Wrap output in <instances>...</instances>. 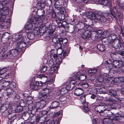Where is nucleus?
I'll return each mask as SVG.
<instances>
[{
	"instance_id": "4468645a",
	"label": "nucleus",
	"mask_w": 124,
	"mask_h": 124,
	"mask_svg": "<svg viewBox=\"0 0 124 124\" xmlns=\"http://www.w3.org/2000/svg\"><path fill=\"white\" fill-rule=\"evenodd\" d=\"M68 91L65 87L62 88L58 90L56 93L58 95H63L67 93Z\"/></svg>"
},
{
	"instance_id": "052dcab7",
	"label": "nucleus",
	"mask_w": 124,
	"mask_h": 124,
	"mask_svg": "<svg viewBox=\"0 0 124 124\" xmlns=\"http://www.w3.org/2000/svg\"><path fill=\"white\" fill-rule=\"evenodd\" d=\"M62 112V111H60L59 112L55 113L54 114V116L55 117H56L58 115H61Z\"/></svg>"
},
{
	"instance_id": "6e6d98bb",
	"label": "nucleus",
	"mask_w": 124,
	"mask_h": 124,
	"mask_svg": "<svg viewBox=\"0 0 124 124\" xmlns=\"http://www.w3.org/2000/svg\"><path fill=\"white\" fill-rule=\"evenodd\" d=\"M66 98L64 97H61L59 98L60 101H61L64 102L65 101Z\"/></svg>"
},
{
	"instance_id": "4be33fe9",
	"label": "nucleus",
	"mask_w": 124,
	"mask_h": 124,
	"mask_svg": "<svg viewBox=\"0 0 124 124\" xmlns=\"http://www.w3.org/2000/svg\"><path fill=\"white\" fill-rule=\"evenodd\" d=\"M60 41L61 40L59 39L58 41L55 42L54 44V46L57 50L60 49L62 46V43Z\"/></svg>"
},
{
	"instance_id": "37998d69",
	"label": "nucleus",
	"mask_w": 124,
	"mask_h": 124,
	"mask_svg": "<svg viewBox=\"0 0 124 124\" xmlns=\"http://www.w3.org/2000/svg\"><path fill=\"white\" fill-rule=\"evenodd\" d=\"M80 100L81 101V102L83 103H84L85 102V96H81L80 98Z\"/></svg>"
},
{
	"instance_id": "ea45409f",
	"label": "nucleus",
	"mask_w": 124,
	"mask_h": 124,
	"mask_svg": "<svg viewBox=\"0 0 124 124\" xmlns=\"http://www.w3.org/2000/svg\"><path fill=\"white\" fill-rule=\"evenodd\" d=\"M104 107L103 106H101V107L99 108V109L97 110V112L100 113H101L103 112H104V115L105 114H107V113H105V112L104 111V109H104L103 110L102 109L103 108H104Z\"/></svg>"
},
{
	"instance_id": "cd10ccee",
	"label": "nucleus",
	"mask_w": 124,
	"mask_h": 124,
	"mask_svg": "<svg viewBox=\"0 0 124 124\" xmlns=\"http://www.w3.org/2000/svg\"><path fill=\"white\" fill-rule=\"evenodd\" d=\"M103 14L105 16H111L112 18L113 17L115 18V15L114 13L111 12L110 14H109L107 12H103Z\"/></svg>"
},
{
	"instance_id": "6ab92c4d",
	"label": "nucleus",
	"mask_w": 124,
	"mask_h": 124,
	"mask_svg": "<svg viewBox=\"0 0 124 124\" xmlns=\"http://www.w3.org/2000/svg\"><path fill=\"white\" fill-rule=\"evenodd\" d=\"M91 32L89 31H86L82 35V38L84 39H87L91 37Z\"/></svg>"
},
{
	"instance_id": "49530a36",
	"label": "nucleus",
	"mask_w": 124,
	"mask_h": 124,
	"mask_svg": "<svg viewBox=\"0 0 124 124\" xmlns=\"http://www.w3.org/2000/svg\"><path fill=\"white\" fill-rule=\"evenodd\" d=\"M61 13L62 14H64L65 13L66 10L64 8L62 7L59 10Z\"/></svg>"
},
{
	"instance_id": "774afa93",
	"label": "nucleus",
	"mask_w": 124,
	"mask_h": 124,
	"mask_svg": "<svg viewBox=\"0 0 124 124\" xmlns=\"http://www.w3.org/2000/svg\"><path fill=\"white\" fill-rule=\"evenodd\" d=\"M120 121L121 122H124V116L121 115Z\"/></svg>"
},
{
	"instance_id": "864d4df0",
	"label": "nucleus",
	"mask_w": 124,
	"mask_h": 124,
	"mask_svg": "<svg viewBox=\"0 0 124 124\" xmlns=\"http://www.w3.org/2000/svg\"><path fill=\"white\" fill-rule=\"evenodd\" d=\"M41 19V16H36L34 17V21H37V20H40Z\"/></svg>"
},
{
	"instance_id": "f3484780",
	"label": "nucleus",
	"mask_w": 124,
	"mask_h": 124,
	"mask_svg": "<svg viewBox=\"0 0 124 124\" xmlns=\"http://www.w3.org/2000/svg\"><path fill=\"white\" fill-rule=\"evenodd\" d=\"M83 93V90L81 88H79L75 90L74 94L75 95L78 96L82 94Z\"/></svg>"
},
{
	"instance_id": "338daca9",
	"label": "nucleus",
	"mask_w": 124,
	"mask_h": 124,
	"mask_svg": "<svg viewBox=\"0 0 124 124\" xmlns=\"http://www.w3.org/2000/svg\"><path fill=\"white\" fill-rule=\"evenodd\" d=\"M56 2L55 3V4H56V5H60L62 6L61 5L62 4V2L59 1H56Z\"/></svg>"
},
{
	"instance_id": "423d86ee",
	"label": "nucleus",
	"mask_w": 124,
	"mask_h": 124,
	"mask_svg": "<svg viewBox=\"0 0 124 124\" xmlns=\"http://www.w3.org/2000/svg\"><path fill=\"white\" fill-rule=\"evenodd\" d=\"M114 67L115 68H122L123 72L124 70V61H123L122 59H120L119 60H115L113 61Z\"/></svg>"
},
{
	"instance_id": "680f3d73",
	"label": "nucleus",
	"mask_w": 124,
	"mask_h": 124,
	"mask_svg": "<svg viewBox=\"0 0 124 124\" xmlns=\"http://www.w3.org/2000/svg\"><path fill=\"white\" fill-rule=\"evenodd\" d=\"M55 69L54 67H51L49 70V73L50 74H52L54 71V70L56 69Z\"/></svg>"
},
{
	"instance_id": "f704fd0d",
	"label": "nucleus",
	"mask_w": 124,
	"mask_h": 124,
	"mask_svg": "<svg viewBox=\"0 0 124 124\" xmlns=\"http://www.w3.org/2000/svg\"><path fill=\"white\" fill-rule=\"evenodd\" d=\"M97 19L100 20L102 22H105L106 21V18L104 16H100L98 17Z\"/></svg>"
},
{
	"instance_id": "1a4fd4ad",
	"label": "nucleus",
	"mask_w": 124,
	"mask_h": 124,
	"mask_svg": "<svg viewBox=\"0 0 124 124\" xmlns=\"http://www.w3.org/2000/svg\"><path fill=\"white\" fill-rule=\"evenodd\" d=\"M105 64L106 69L108 70H110L113 67H114L113 61L112 62L110 59H108L106 61Z\"/></svg>"
},
{
	"instance_id": "72a5a7b5",
	"label": "nucleus",
	"mask_w": 124,
	"mask_h": 124,
	"mask_svg": "<svg viewBox=\"0 0 124 124\" xmlns=\"http://www.w3.org/2000/svg\"><path fill=\"white\" fill-rule=\"evenodd\" d=\"M98 2L99 3L104 6H107L108 5V2L107 0H100Z\"/></svg>"
},
{
	"instance_id": "3c124183",
	"label": "nucleus",
	"mask_w": 124,
	"mask_h": 124,
	"mask_svg": "<svg viewBox=\"0 0 124 124\" xmlns=\"http://www.w3.org/2000/svg\"><path fill=\"white\" fill-rule=\"evenodd\" d=\"M106 100L107 101H108L110 102H113L115 101V100L113 99L111 97H107L106 98Z\"/></svg>"
},
{
	"instance_id": "8fccbe9b",
	"label": "nucleus",
	"mask_w": 124,
	"mask_h": 124,
	"mask_svg": "<svg viewBox=\"0 0 124 124\" xmlns=\"http://www.w3.org/2000/svg\"><path fill=\"white\" fill-rule=\"evenodd\" d=\"M23 108L20 107H18L16 109V111L18 112H21L23 111Z\"/></svg>"
},
{
	"instance_id": "a878e982",
	"label": "nucleus",
	"mask_w": 124,
	"mask_h": 124,
	"mask_svg": "<svg viewBox=\"0 0 124 124\" xmlns=\"http://www.w3.org/2000/svg\"><path fill=\"white\" fill-rule=\"evenodd\" d=\"M121 115L119 114L118 113H116L113 118V121H120V117Z\"/></svg>"
},
{
	"instance_id": "5fc2aeb1",
	"label": "nucleus",
	"mask_w": 124,
	"mask_h": 124,
	"mask_svg": "<svg viewBox=\"0 0 124 124\" xmlns=\"http://www.w3.org/2000/svg\"><path fill=\"white\" fill-rule=\"evenodd\" d=\"M62 7V6L59 5H56V4H54V7L57 10H59Z\"/></svg>"
},
{
	"instance_id": "39448f33",
	"label": "nucleus",
	"mask_w": 124,
	"mask_h": 124,
	"mask_svg": "<svg viewBox=\"0 0 124 124\" xmlns=\"http://www.w3.org/2000/svg\"><path fill=\"white\" fill-rule=\"evenodd\" d=\"M6 91L7 96L13 98L16 101H19L20 99L19 96L18 94H16L15 92L13 89L7 88Z\"/></svg>"
},
{
	"instance_id": "c03bdc74",
	"label": "nucleus",
	"mask_w": 124,
	"mask_h": 124,
	"mask_svg": "<svg viewBox=\"0 0 124 124\" xmlns=\"http://www.w3.org/2000/svg\"><path fill=\"white\" fill-rule=\"evenodd\" d=\"M0 111L2 113V114H4V112H7V111H6V109L5 107H1L0 109Z\"/></svg>"
},
{
	"instance_id": "79ce46f5",
	"label": "nucleus",
	"mask_w": 124,
	"mask_h": 124,
	"mask_svg": "<svg viewBox=\"0 0 124 124\" xmlns=\"http://www.w3.org/2000/svg\"><path fill=\"white\" fill-rule=\"evenodd\" d=\"M61 41L60 42L62 43V44L63 45H64V44H66L67 42V39H62V38L60 39Z\"/></svg>"
},
{
	"instance_id": "bb28decb",
	"label": "nucleus",
	"mask_w": 124,
	"mask_h": 124,
	"mask_svg": "<svg viewBox=\"0 0 124 124\" xmlns=\"http://www.w3.org/2000/svg\"><path fill=\"white\" fill-rule=\"evenodd\" d=\"M59 105L58 102L56 101H54L52 102L50 106L51 108L52 109L56 108Z\"/></svg>"
},
{
	"instance_id": "9b49d317",
	"label": "nucleus",
	"mask_w": 124,
	"mask_h": 124,
	"mask_svg": "<svg viewBox=\"0 0 124 124\" xmlns=\"http://www.w3.org/2000/svg\"><path fill=\"white\" fill-rule=\"evenodd\" d=\"M55 29V26L54 25H49L48 27L47 26L46 27V30H48V32L50 35L52 34Z\"/></svg>"
},
{
	"instance_id": "4d7b16f0",
	"label": "nucleus",
	"mask_w": 124,
	"mask_h": 124,
	"mask_svg": "<svg viewBox=\"0 0 124 124\" xmlns=\"http://www.w3.org/2000/svg\"><path fill=\"white\" fill-rule=\"evenodd\" d=\"M50 124H59L58 121L56 120H53L50 123Z\"/></svg>"
},
{
	"instance_id": "473e14b6",
	"label": "nucleus",
	"mask_w": 124,
	"mask_h": 124,
	"mask_svg": "<svg viewBox=\"0 0 124 124\" xmlns=\"http://www.w3.org/2000/svg\"><path fill=\"white\" fill-rule=\"evenodd\" d=\"M32 98L31 97H29L26 98V102L29 105L31 104L32 102Z\"/></svg>"
},
{
	"instance_id": "a19ab883",
	"label": "nucleus",
	"mask_w": 124,
	"mask_h": 124,
	"mask_svg": "<svg viewBox=\"0 0 124 124\" xmlns=\"http://www.w3.org/2000/svg\"><path fill=\"white\" fill-rule=\"evenodd\" d=\"M38 13V14L39 16H43L44 15V11L43 10H39Z\"/></svg>"
},
{
	"instance_id": "7ed1b4c3",
	"label": "nucleus",
	"mask_w": 124,
	"mask_h": 124,
	"mask_svg": "<svg viewBox=\"0 0 124 124\" xmlns=\"http://www.w3.org/2000/svg\"><path fill=\"white\" fill-rule=\"evenodd\" d=\"M42 22H41L37 21V23L34 24V26L35 28L34 29L32 32L31 33H28L27 35V37L28 39L31 40L34 38L35 34L39 31V29L43 27Z\"/></svg>"
},
{
	"instance_id": "de8ad7c7",
	"label": "nucleus",
	"mask_w": 124,
	"mask_h": 124,
	"mask_svg": "<svg viewBox=\"0 0 124 124\" xmlns=\"http://www.w3.org/2000/svg\"><path fill=\"white\" fill-rule=\"evenodd\" d=\"M75 27L74 26H73L72 27H70L69 28V31L70 33H73L75 31Z\"/></svg>"
},
{
	"instance_id": "f257e3e1",
	"label": "nucleus",
	"mask_w": 124,
	"mask_h": 124,
	"mask_svg": "<svg viewBox=\"0 0 124 124\" xmlns=\"http://www.w3.org/2000/svg\"><path fill=\"white\" fill-rule=\"evenodd\" d=\"M37 78H40L42 81L40 82L39 81L36 82L35 84L33 83H31L30 85V87L35 90H36L38 89L39 87L42 85L41 83H46V84H49L51 83V81H47V77L44 76L43 75L40 74L38 75Z\"/></svg>"
},
{
	"instance_id": "e2e57ef3",
	"label": "nucleus",
	"mask_w": 124,
	"mask_h": 124,
	"mask_svg": "<svg viewBox=\"0 0 124 124\" xmlns=\"http://www.w3.org/2000/svg\"><path fill=\"white\" fill-rule=\"evenodd\" d=\"M67 53L66 52H62L61 53L62 55V59L64 58L66 55Z\"/></svg>"
},
{
	"instance_id": "c756f323",
	"label": "nucleus",
	"mask_w": 124,
	"mask_h": 124,
	"mask_svg": "<svg viewBox=\"0 0 124 124\" xmlns=\"http://www.w3.org/2000/svg\"><path fill=\"white\" fill-rule=\"evenodd\" d=\"M10 81H4L3 80L2 84V85H1V86H0V87H7L10 84Z\"/></svg>"
},
{
	"instance_id": "4c0bfd02",
	"label": "nucleus",
	"mask_w": 124,
	"mask_h": 124,
	"mask_svg": "<svg viewBox=\"0 0 124 124\" xmlns=\"http://www.w3.org/2000/svg\"><path fill=\"white\" fill-rule=\"evenodd\" d=\"M48 64L49 66L51 67H54H54L55 66L54 64V62L53 59H51L48 62Z\"/></svg>"
},
{
	"instance_id": "2eb2a0df",
	"label": "nucleus",
	"mask_w": 124,
	"mask_h": 124,
	"mask_svg": "<svg viewBox=\"0 0 124 124\" xmlns=\"http://www.w3.org/2000/svg\"><path fill=\"white\" fill-rule=\"evenodd\" d=\"M98 14H95L92 12H90L87 15V17L91 20H94L97 19Z\"/></svg>"
},
{
	"instance_id": "393cba45",
	"label": "nucleus",
	"mask_w": 124,
	"mask_h": 124,
	"mask_svg": "<svg viewBox=\"0 0 124 124\" xmlns=\"http://www.w3.org/2000/svg\"><path fill=\"white\" fill-rule=\"evenodd\" d=\"M121 115L119 114L118 113H116L113 118V121H120V117Z\"/></svg>"
},
{
	"instance_id": "20e7f679",
	"label": "nucleus",
	"mask_w": 124,
	"mask_h": 124,
	"mask_svg": "<svg viewBox=\"0 0 124 124\" xmlns=\"http://www.w3.org/2000/svg\"><path fill=\"white\" fill-rule=\"evenodd\" d=\"M107 41L108 43H116L117 41L118 43L117 45V48H119L121 46V40L118 38H117L116 35L114 33H112L108 36L107 38Z\"/></svg>"
},
{
	"instance_id": "b1692460",
	"label": "nucleus",
	"mask_w": 124,
	"mask_h": 124,
	"mask_svg": "<svg viewBox=\"0 0 124 124\" xmlns=\"http://www.w3.org/2000/svg\"><path fill=\"white\" fill-rule=\"evenodd\" d=\"M105 113H107L104 115V116L108 117H112L113 116V113L109 110L104 109Z\"/></svg>"
},
{
	"instance_id": "5701e85b",
	"label": "nucleus",
	"mask_w": 124,
	"mask_h": 124,
	"mask_svg": "<svg viewBox=\"0 0 124 124\" xmlns=\"http://www.w3.org/2000/svg\"><path fill=\"white\" fill-rule=\"evenodd\" d=\"M97 49L100 51L103 52L105 49V46L103 45L102 44H98L97 45Z\"/></svg>"
},
{
	"instance_id": "ddd939ff",
	"label": "nucleus",
	"mask_w": 124,
	"mask_h": 124,
	"mask_svg": "<svg viewBox=\"0 0 124 124\" xmlns=\"http://www.w3.org/2000/svg\"><path fill=\"white\" fill-rule=\"evenodd\" d=\"M19 51L18 48L16 47L15 49H12L9 51V55L15 56L17 55L19 52H20Z\"/></svg>"
},
{
	"instance_id": "0eeeda50",
	"label": "nucleus",
	"mask_w": 124,
	"mask_h": 124,
	"mask_svg": "<svg viewBox=\"0 0 124 124\" xmlns=\"http://www.w3.org/2000/svg\"><path fill=\"white\" fill-rule=\"evenodd\" d=\"M10 26V23L7 22L3 19V17L0 18V28L2 29H6L8 28Z\"/></svg>"
},
{
	"instance_id": "dca6fc26",
	"label": "nucleus",
	"mask_w": 124,
	"mask_h": 124,
	"mask_svg": "<svg viewBox=\"0 0 124 124\" xmlns=\"http://www.w3.org/2000/svg\"><path fill=\"white\" fill-rule=\"evenodd\" d=\"M14 38V41L17 43L24 40L23 39V37H22L21 35L18 34H17L15 35Z\"/></svg>"
},
{
	"instance_id": "bf43d9fd",
	"label": "nucleus",
	"mask_w": 124,
	"mask_h": 124,
	"mask_svg": "<svg viewBox=\"0 0 124 124\" xmlns=\"http://www.w3.org/2000/svg\"><path fill=\"white\" fill-rule=\"evenodd\" d=\"M78 74V72H76L75 73H73L72 74V76L73 78L74 79L76 78H77Z\"/></svg>"
},
{
	"instance_id": "69168bd1",
	"label": "nucleus",
	"mask_w": 124,
	"mask_h": 124,
	"mask_svg": "<svg viewBox=\"0 0 124 124\" xmlns=\"http://www.w3.org/2000/svg\"><path fill=\"white\" fill-rule=\"evenodd\" d=\"M37 4V6L39 7H43V6H44V5L42 4L40 1H38Z\"/></svg>"
},
{
	"instance_id": "a211bd4d",
	"label": "nucleus",
	"mask_w": 124,
	"mask_h": 124,
	"mask_svg": "<svg viewBox=\"0 0 124 124\" xmlns=\"http://www.w3.org/2000/svg\"><path fill=\"white\" fill-rule=\"evenodd\" d=\"M62 58L60 56L57 57V58L56 60V64L55 65V66L54 67V69H58L59 68L60 65L62 61Z\"/></svg>"
},
{
	"instance_id": "a18cd8bd",
	"label": "nucleus",
	"mask_w": 124,
	"mask_h": 124,
	"mask_svg": "<svg viewBox=\"0 0 124 124\" xmlns=\"http://www.w3.org/2000/svg\"><path fill=\"white\" fill-rule=\"evenodd\" d=\"M10 88L13 89L16 86V84L14 82H10V84L9 85Z\"/></svg>"
},
{
	"instance_id": "603ef678",
	"label": "nucleus",
	"mask_w": 124,
	"mask_h": 124,
	"mask_svg": "<svg viewBox=\"0 0 124 124\" xmlns=\"http://www.w3.org/2000/svg\"><path fill=\"white\" fill-rule=\"evenodd\" d=\"M33 26L32 24L29 23V24L26 26V28L27 30H29Z\"/></svg>"
},
{
	"instance_id": "6e6552de",
	"label": "nucleus",
	"mask_w": 124,
	"mask_h": 124,
	"mask_svg": "<svg viewBox=\"0 0 124 124\" xmlns=\"http://www.w3.org/2000/svg\"><path fill=\"white\" fill-rule=\"evenodd\" d=\"M76 82L74 80H72L69 82L66 83V87L68 91L71 90L75 87Z\"/></svg>"
},
{
	"instance_id": "e433bc0d",
	"label": "nucleus",
	"mask_w": 124,
	"mask_h": 124,
	"mask_svg": "<svg viewBox=\"0 0 124 124\" xmlns=\"http://www.w3.org/2000/svg\"><path fill=\"white\" fill-rule=\"evenodd\" d=\"M86 78L85 75L84 74H83L80 75L78 78V79L81 81H83L85 80Z\"/></svg>"
},
{
	"instance_id": "c85d7f7f",
	"label": "nucleus",
	"mask_w": 124,
	"mask_h": 124,
	"mask_svg": "<svg viewBox=\"0 0 124 124\" xmlns=\"http://www.w3.org/2000/svg\"><path fill=\"white\" fill-rule=\"evenodd\" d=\"M7 67H4L2 68H0V76L5 73L7 70Z\"/></svg>"
},
{
	"instance_id": "412c9836",
	"label": "nucleus",
	"mask_w": 124,
	"mask_h": 124,
	"mask_svg": "<svg viewBox=\"0 0 124 124\" xmlns=\"http://www.w3.org/2000/svg\"><path fill=\"white\" fill-rule=\"evenodd\" d=\"M9 10L8 8L6 7H3V8L1 11V14L2 15H5L8 13Z\"/></svg>"
},
{
	"instance_id": "13d9d810",
	"label": "nucleus",
	"mask_w": 124,
	"mask_h": 124,
	"mask_svg": "<svg viewBox=\"0 0 124 124\" xmlns=\"http://www.w3.org/2000/svg\"><path fill=\"white\" fill-rule=\"evenodd\" d=\"M47 67L46 66H43L41 69V72H45L47 70Z\"/></svg>"
},
{
	"instance_id": "c9c22d12",
	"label": "nucleus",
	"mask_w": 124,
	"mask_h": 124,
	"mask_svg": "<svg viewBox=\"0 0 124 124\" xmlns=\"http://www.w3.org/2000/svg\"><path fill=\"white\" fill-rule=\"evenodd\" d=\"M118 80L119 82H122V83L120 85L121 86L123 87V86L124 85V77H119L118 78Z\"/></svg>"
},
{
	"instance_id": "9d476101",
	"label": "nucleus",
	"mask_w": 124,
	"mask_h": 124,
	"mask_svg": "<svg viewBox=\"0 0 124 124\" xmlns=\"http://www.w3.org/2000/svg\"><path fill=\"white\" fill-rule=\"evenodd\" d=\"M107 75V74H105L103 76H99L98 78V81L100 82L103 81L104 83H109V80L110 78H107V77H105Z\"/></svg>"
},
{
	"instance_id": "58836bf2",
	"label": "nucleus",
	"mask_w": 124,
	"mask_h": 124,
	"mask_svg": "<svg viewBox=\"0 0 124 124\" xmlns=\"http://www.w3.org/2000/svg\"><path fill=\"white\" fill-rule=\"evenodd\" d=\"M52 2L51 0H46L45 4L47 6L50 7L52 5Z\"/></svg>"
},
{
	"instance_id": "aec40b11",
	"label": "nucleus",
	"mask_w": 124,
	"mask_h": 124,
	"mask_svg": "<svg viewBox=\"0 0 124 124\" xmlns=\"http://www.w3.org/2000/svg\"><path fill=\"white\" fill-rule=\"evenodd\" d=\"M2 40L8 41L10 38V35L8 33H5L2 35Z\"/></svg>"
},
{
	"instance_id": "f8f14e48",
	"label": "nucleus",
	"mask_w": 124,
	"mask_h": 124,
	"mask_svg": "<svg viewBox=\"0 0 124 124\" xmlns=\"http://www.w3.org/2000/svg\"><path fill=\"white\" fill-rule=\"evenodd\" d=\"M17 46L16 47L18 48L19 51L20 52L22 51V48L25 47L27 45L26 42H23V40L17 43Z\"/></svg>"
},
{
	"instance_id": "f03ea898",
	"label": "nucleus",
	"mask_w": 124,
	"mask_h": 124,
	"mask_svg": "<svg viewBox=\"0 0 124 124\" xmlns=\"http://www.w3.org/2000/svg\"><path fill=\"white\" fill-rule=\"evenodd\" d=\"M49 93V90L47 88L42 90L39 93V97L41 101L40 102V105L39 108L42 109L44 108L46 104L45 101L47 97V94Z\"/></svg>"
},
{
	"instance_id": "7c9ffc66",
	"label": "nucleus",
	"mask_w": 124,
	"mask_h": 124,
	"mask_svg": "<svg viewBox=\"0 0 124 124\" xmlns=\"http://www.w3.org/2000/svg\"><path fill=\"white\" fill-rule=\"evenodd\" d=\"M108 94L114 97L116 96L117 95L116 91L113 90H109L108 92Z\"/></svg>"
},
{
	"instance_id": "0e129e2a",
	"label": "nucleus",
	"mask_w": 124,
	"mask_h": 124,
	"mask_svg": "<svg viewBox=\"0 0 124 124\" xmlns=\"http://www.w3.org/2000/svg\"><path fill=\"white\" fill-rule=\"evenodd\" d=\"M65 17L64 15H62V16H60L58 18V19L60 21H62L64 19Z\"/></svg>"
},
{
	"instance_id": "09e8293b",
	"label": "nucleus",
	"mask_w": 124,
	"mask_h": 124,
	"mask_svg": "<svg viewBox=\"0 0 124 124\" xmlns=\"http://www.w3.org/2000/svg\"><path fill=\"white\" fill-rule=\"evenodd\" d=\"M82 86L84 88H86L88 87V85L86 82H83L82 83Z\"/></svg>"
},
{
	"instance_id": "2f4dec72",
	"label": "nucleus",
	"mask_w": 124,
	"mask_h": 124,
	"mask_svg": "<svg viewBox=\"0 0 124 124\" xmlns=\"http://www.w3.org/2000/svg\"><path fill=\"white\" fill-rule=\"evenodd\" d=\"M82 104H84L83 108L85 111H89V109L88 107V104L86 103V102L84 103H82Z\"/></svg>"
}]
</instances>
